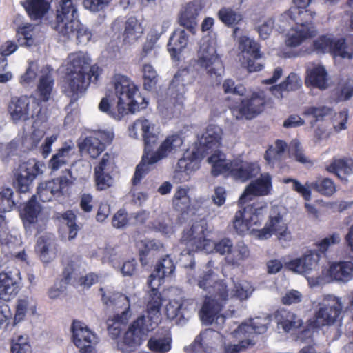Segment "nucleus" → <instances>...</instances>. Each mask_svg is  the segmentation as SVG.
Instances as JSON below:
<instances>
[{"label": "nucleus", "instance_id": "obj_1", "mask_svg": "<svg viewBox=\"0 0 353 353\" xmlns=\"http://www.w3.org/2000/svg\"><path fill=\"white\" fill-rule=\"evenodd\" d=\"M130 137L139 139V132L142 137L145 150L141 163L137 166L132 183L137 185L145 174L149 170V166L152 165L170 154L175 153L182 145L183 141L179 135L168 137L159 145L158 149L153 152L152 148L156 145L159 134V128L153 121L143 117L137 119L128 128Z\"/></svg>", "mask_w": 353, "mask_h": 353}, {"label": "nucleus", "instance_id": "obj_2", "mask_svg": "<svg viewBox=\"0 0 353 353\" xmlns=\"http://www.w3.org/2000/svg\"><path fill=\"white\" fill-rule=\"evenodd\" d=\"M114 93L109 92L99 104L100 111L116 120L121 119L128 112L134 113L147 106L137 87L126 76L115 74L112 81Z\"/></svg>", "mask_w": 353, "mask_h": 353}, {"label": "nucleus", "instance_id": "obj_3", "mask_svg": "<svg viewBox=\"0 0 353 353\" xmlns=\"http://www.w3.org/2000/svg\"><path fill=\"white\" fill-rule=\"evenodd\" d=\"M222 135L221 128L214 124L209 125L205 132L199 139V145L195 150L187 152L178 161L174 179L182 183L190 179V174L199 169L201 160L206 154L219 150Z\"/></svg>", "mask_w": 353, "mask_h": 353}, {"label": "nucleus", "instance_id": "obj_4", "mask_svg": "<svg viewBox=\"0 0 353 353\" xmlns=\"http://www.w3.org/2000/svg\"><path fill=\"white\" fill-rule=\"evenodd\" d=\"M197 74L191 65L176 72L168 88V94L171 96L170 101L159 102L158 105L159 110L163 114L170 117L174 113L173 108L181 104L185 92V86L195 81Z\"/></svg>", "mask_w": 353, "mask_h": 353}, {"label": "nucleus", "instance_id": "obj_5", "mask_svg": "<svg viewBox=\"0 0 353 353\" xmlns=\"http://www.w3.org/2000/svg\"><path fill=\"white\" fill-rule=\"evenodd\" d=\"M314 326L320 327L333 325L342 319L343 301L334 295H325L314 301Z\"/></svg>", "mask_w": 353, "mask_h": 353}, {"label": "nucleus", "instance_id": "obj_6", "mask_svg": "<svg viewBox=\"0 0 353 353\" xmlns=\"http://www.w3.org/2000/svg\"><path fill=\"white\" fill-rule=\"evenodd\" d=\"M193 62L194 66L205 70L211 77L221 76L223 71L222 61L216 53L215 41L208 37L200 40L196 59Z\"/></svg>", "mask_w": 353, "mask_h": 353}, {"label": "nucleus", "instance_id": "obj_7", "mask_svg": "<svg viewBox=\"0 0 353 353\" xmlns=\"http://www.w3.org/2000/svg\"><path fill=\"white\" fill-rule=\"evenodd\" d=\"M139 317L130 325L121 340L117 342V347L122 352L136 350L146 339L148 333L155 328V322Z\"/></svg>", "mask_w": 353, "mask_h": 353}, {"label": "nucleus", "instance_id": "obj_8", "mask_svg": "<svg viewBox=\"0 0 353 353\" xmlns=\"http://www.w3.org/2000/svg\"><path fill=\"white\" fill-rule=\"evenodd\" d=\"M8 112L14 123L26 121L30 118L43 119L42 108L38 99L33 96L14 97L8 105Z\"/></svg>", "mask_w": 353, "mask_h": 353}, {"label": "nucleus", "instance_id": "obj_9", "mask_svg": "<svg viewBox=\"0 0 353 353\" xmlns=\"http://www.w3.org/2000/svg\"><path fill=\"white\" fill-rule=\"evenodd\" d=\"M215 288L217 290L216 294L205 297L199 312L200 319L206 325L213 323L216 315L220 313L229 297L225 283H219Z\"/></svg>", "mask_w": 353, "mask_h": 353}, {"label": "nucleus", "instance_id": "obj_10", "mask_svg": "<svg viewBox=\"0 0 353 353\" xmlns=\"http://www.w3.org/2000/svg\"><path fill=\"white\" fill-rule=\"evenodd\" d=\"M75 177L66 169L58 178L41 183L37 187V196L43 202L58 200L63 196V190L73 182Z\"/></svg>", "mask_w": 353, "mask_h": 353}, {"label": "nucleus", "instance_id": "obj_11", "mask_svg": "<svg viewBox=\"0 0 353 353\" xmlns=\"http://www.w3.org/2000/svg\"><path fill=\"white\" fill-rule=\"evenodd\" d=\"M209 232L205 220H200L194 223L192 227L185 230L181 238V243L188 249V253L190 252L203 250L205 252L207 245L211 240L208 239Z\"/></svg>", "mask_w": 353, "mask_h": 353}, {"label": "nucleus", "instance_id": "obj_12", "mask_svg": "<svg viewBox=\"0 0 353 353\" xmlns=\"http://www.w3.org/2000/svg\"><path fill=\"white\" fill-rule=\"evenodd\" d=\"M273 234L277 236L278 240L284 247L292 239V236L288 230L287 225L283 216L278 212V208H272L269 222L266 223L262 230L259 231L258 236L260 239H267Z\"/></svg>", "mask_w": 353, "mask_h": 353}, {"label": "nucleus", "instance_id": "obj_13", "mask_svg": "<svg viewBox=\"0 0 353 353\" xmlns=\"http://www.w3.org/2000/svg\"><path fill=\"white\" fill-rule=\"evenodd\" d=\"M42 165L35 160H29L19 165L14 172V185L21 193L29 192L32 181L40 173H42Z\"/></svg>", "mask_w": 353, "mask_h": 353}, {"label": "nucleus", "instance_id": "obj_14", "mask_svg": "<svg viewBox=\"0 0 353 353\" xmlns=\"http://www.w3.org/2000/svg\"><path fill=\"white\" fill-rule=\"evenodd\" d=\"M90 57L83 52L70 54L68 57L65 72L77 73L90 77V81L96 83L99 75V68L90 65Z\"/></svg>", "mask_w": 353, "mask_h": 353}, {"label": "nucleus", "instance_id": "obj_15", "mask_svg": "<svg viewBox=\"0 0 353 353\" xmlns=\"http://www.w3.org/2000/svg\"><path fill=\"white\" fill-rule=\"evenodd\" d=\"M265 103L263 93H253L250 97L243 99L237 105L230 107L236 119H252L263 110Z\"/></svg>", "mask_w": 353, "mask_h": 353}, {"label": "nucleus", "instance_id": "obj_16", "mask_svg": "<svg viewBox=\"0 0 353 353\" xmlns=\"http://www.w3.org/2000/svg\"><path fill=\"white\" fill-rule=\"evenodd\" d=\"M71 331L73 342L81 353H96L97 337L83 323L74 321Z\"/></svg>", "mask_w": 353, "mask_h": 353}, {"label": "nucleus", "instance_id": "obj_17", "mask_svg": "<svg viewBox=\"0 0 353 353\" xmlns=\"http://www.w3.org/2000/svg\"><path fill=\"white\" fill-rule=\"evenodd\" d=\"M314 48L318 53L330 52L335 57L351 59L353 56V50L347 46L344 39L322 36L314 41Z\"/></svg>", "mask_w": 353, "mask_h": 353}, {"label": "nucleus", "instance_id": "obj_18", "mask_svg": "<svg viewBox=\"0 0 353 353\" xmlns=\"http://www.w3.org/2000/svg\"><path fill=\"white\" fill-rule=\"evenodd\" d=\"M90 82L87 76L65 72L63 90L70 99V103H74L83 95Z\"/></svg>", "mask_w": 353, "mask_h": 353}, {"label": "nucleus", "instance_id": "obj_19", "mask_svg": "<svg viewBox=\"0 0 353 353\" xmlns=\"http://www.w3.org/2000/svg\"><path fill=\"white\" fill-rule=\"evenodd\" d=\"M272 189V176L269 173L264 172L246 186L239 199V203L243 205L250 201L252 196H267L270 194Z\"/></svg>", "mask_w": 353, "mask_h": 353}, {"label": "nucleus", "instance_id": "obj_20", "mask_svg": "<svg viewBox=\"0 0 353 353\" xmlns=\"http://www.w3.org/2000/svg\"><path fill=\"white\" fill-rule=\"evenodd\" d=\"M114 31H123V40L125 43L132 44L136 42L143 34V28L137 18L131 17L125 21L123 19H117L112 25Z\"/></svg>", "mask_w": 353, "mask_h": 353}, {"label": "nucleus", "instance_id": "obj_21", "mask_svg": "<svg viewBox=\"0 0 353 353\" xmlns=\"http://www.w3.org/2000/svg\"><path fill=\"white\" fill-rule=\"evenodd\" d=\"M35 198L36 195H33L25 207L23 225L26 231L38 234L45 228L46 221L39 216L41 206Z\"/></svg>", "mask_w": 353, "mask_h": 353}, {"label": "nucleus", "instance_id": "obj_22", "mask_svg": "<svg viewBox=\"0 0 353 353\" xmlns=\"http://www.w3.org/2000/svg\"><path fill=\"white\" fill-rule=\"evenodd\" d=\"M321 256L316 251H307L301 257L286 263L290 270L303 275L312 273L317 270Z\"/></svg>", "mask_w": 353, "mask_h": 353}, {"label": "nucleus", "instance_id": "obj_23", "mask_svg": "<svg viewBox=\"0 0 353 353\" xmlns=\"http://www.w3.org/2000/svg\"><path fill=\"white\" fill-rule=\"evenodd\" d=\"M261 172L257 162H248L240 159L232 161L230 177L236 181L245 183L255 178Z\"/></svg>", "mask_w": 353, "mask_h": 353}, {"label": "nucleus", "instance_id": "obj_24", "mask_svg": "<svg viewBox=\"0 0 353 353\" xmlns=\"http://www.w3.org/2000/svg\"><path fill=\"white\" fill-rule=\"evenodd\" d=\"M148 286L150 288L149 292V300L147 305V315L141 316L151 321L150 323L155 322V327L160 320V310L162 305L163 299L161 293L158 290L160 286L159 283H154L152 280L148 281Z\"/></svg>", "mask_w": 353, "mask_h": 353}, {"label": "nucleus", "instance_id": "obj_25", "mask_svg": "<svg viewBox=\"0 0 353 353\" xmlns=\"http://www.w3.org/2000/svg\"><path fill=\"white\" fill-rule=\"evenodd\" d=\"M19 272L17 270L0 273V299L8 301L19 291Z\"/></svg>", "mask_w": 353, "mask_h": 353}, {"label": "nucleus", "instance_id": "obj_26", "mask_svg": "<svg viewBox=\"0 0 353 353\" xmlns=\"http://www.w3.org/2000/svg\"><path fill=\"white\" fill-rule=\"evenodd\" d=\"M271 322L269 316L265 317H256L250 320V323H242L233 332L236 338L245 337L250 339L252 334H263L266 332L268 325Z\"/></svg>", "mask_w": 353, "mask_h": 353}, {"label": "nucleus", "instance_id": "obj_27", "mask_svg": "<svg viewBox=\"0 0 353 353\" xmlns=\"http://www.w3.org/2000/svg\"><path fill=\"white\" fill-rule=\"evenodd\" d=\"M323 275H328L330 280L347 282L353 279V263L339 261L330 264L329 268L323 270Z\"/></svg>", "mask_w": 353, "mask_h": 353}, {"label": "nucleus", "instance_id": "obj_28", "mask_svg": "<svg viewBox=\"0 0 353 353\" xmlns=\"http://www.w3.org/2000/svg\"><path fill=\"white\" fill-rule=\"evenodd\" d=\"M76 152L74 144L72 142L65 143L48 162V168L52 172H56L62 167L68 165Z\"/></svg>", "mask_w": 353, "mask_h": 353}, {"label": "nucleus", "instance_id": "obj_29", "mask_svg": "<svg viewBox=\"0 0 353 353\" xmlns=\"http://www.w3.org/2000/svg\"><path fill=\"white\" fill-rule=\"evenodd\" d=\"M201 10V8L197 3H187L181 10L179 17L180 26L194 34L198 26V17Z\"/></svg>", "mask_w": 353, "mask_h": 353}, {"label": "nucleus", "instance_id": "obj_30", "mask_svg": "<svg viewBox=\"0 0 353 353\" xmlns=\"http://www.w3.org/2000/svg\"><path fill=\"white\" fill-rule=\"evenodd\" d=\"M105 137L106 133L101 131L87 137L79 144L81 151L88 153L92 159L97 158L105 150V146L103 141Z\"/></svg>", "mask_w": 353, "mask_h": 353}, {"label": "nucleus", "instance_id": "obj_31", "mask_svg": "<svg viewBox=\"0 0 353 353\" xmlns=\"http://www.w3.org/2000/svg\"><path fill=\"white\" fill-rule=\"evenodd\" d=\"M101 291L102 293V301L105 305H106L108 307L112 308V310H119L122 309V311H128L131 312L130 307L132 299L135 301L134 297L130 298L128 297L121 293L119 292H112L110 291L103 292V290L101 288ZM119 312V310L115 311L116 314Z\"/></svg>", "mask_w": 353, "mask_h": 353}, {"label": "nucleus", "instance_id": "obj_32", "mask_svg": "<svg viewBox=\"0 0 353 353\" xmlns=\"http://www.w3.org/2000/svg\"><path fill=\"white\" fill-rule=\"evenodd\" d=\"M314 26H305L304 25L295 26L287 34L285 43L288 46L296 47L305 40L315 35Z\"/></svg>", "mask_w": 353, "mask_h": 353}, {"label": "nucleus", "instance_id": "obj_33", "mask_svg": "<svg viewBox=\"0 0 353 353\" xmlns=\"http://www.w3.org/2000/svg\"><path fill=\"white\" fill-rule=\"evenodd\" d=\"M315 15L314 12L305 8L296 7H291L287 12L282 14L280 17L281 21H286L289 23V20L295 21L296 26L304 25L305 26H314L312 20Z\"/></svg>", "mask_w": 353, "mask_h": 353}, {"label": "nucleus", "instance_id": "obj_34", "mask_svg": "<svg viewBox=\"0 0 353 353\" xmlns=\"http://www.w3.org/2000/svg\"><path fill=\"white\" fill-rule=\"evenodd\" d=\"M188 43V35L184 30H176L170 37L168 50L172 59L179 61L180 54Z\"/></svg>", "mask_w": 353, "mask_h": 353}, {"label": "nucleus", "instance_id": "obj_35", "mask_svg": "<svg viewBox=\"0 0 353 353\" xmlns=\"http://www.w3.org/2000/svg\"><path fill=\"white\" fill-rule=\"evenodd\" d=\"M328 74L325 68L321 65H315L307 70L305 83L321 90L328 86Z\"/></svg>", "mask_w": 353, "mask_h": 353}, {"label": "nucleus", "instance_id": "obj_36", "mask_svg": "<svg viewBox=\"0 0 353 353\" xmlns=\"http://www.w3.org/2000/svg\"><path fill=\"white\" fill-rule=\"evenodd\" d=\"M212 153L213 154L208 159V163L212 165V174L214 176L227 174L230 176L232 161L227 160L225 154L219 150Z\"/></svg>", "mask_w": 353, "mask_h": 353}, {"label": "nucleus", "instance_id": "obj_37", "mask_svg": "<svg viewBox=\"0 0 353 353\" xmlns=\"http://www.w3.org/2000/svg\"><path fill=\"white\" fill-rule=\"evenodd\" d=\"M175 270V265L169 255H166L157 263L155 270L150 274L148 280L159 283L161 285L165 277L172 275Z\"/></svg>", "mask_w": 353, "mask_h": 353}, {"label": "nucleus", "instance_id": "obj_38", "mask_svg": "<svg viewBox=\"0 0 353 353\" xmlns=\"http://www.w3.org/2000/svg\"><path fill=\"white\" fill-rule=\"evenodd\" d=\"M274 319L279 326L288 332L301 325V319L293 312L284 309L278 310L274 314Z\"/></svg>", "mask_w": 353, "mask_h": 353}, {"label": "nucleus", "instance_id": "obj_39", "mask_svg": "<svg viewBox=\"0 0 353 353\" xmlns=\"http://www.w3.org/2000/svg\"><path fill=\"white\" fill-rule=\"evenodd\" d=\"M54 78L51 71L48 68L41 71V75L39 78V83L37 87V91L39 95V99L42 101H48L51 96L53 86Z\"/></svg>", "mask_w": 353, "mask_h": 353}, {"label": "nucleus", "instance_id": "obj_40", "mask_svg": "<svg viewBox=\"0 0 353 353\" xmlns=\"http://www.w3.org/2000/svg\"><path fill=\"white\" fill-rule=\"evenodd\" d=\"M23 6L31 19H41L50 8L49 0H26Z\"/></svg>", "mask_w": 353, "mask_h": 353}, {"label": "nucleus", "instance_id": "obj_41", "mask_svg": "<svg viewBox=\"0 0 353 353\" xmlns=\"http://www.w3.org/2000/svg\"><path fill=\"white\" fill-rule=\"evenodd\" d=\"M165 312L168 319H176V322H186L190 317L191 312L185 307V303L178 301H170L165 307Z\"/></svg>", "mask_w": 353, "mask_h": 353}, {"label": "nucleus", "instance_id": "obj_42", "mask_svg": "<svg viewBox=\"0 0 353 353\" xmlns=\"http://www.w3.org/2000/svg\"><path fill=\"white\" fill-rule=\"evenodd\" d=\"M79 0H61L57 10V20L79 18L77 5Z\"/></svg>", "mask_w": 353, "mask_h": 353}, {"label": "nucleus", "instance_id": "obj_43", "mask_svg": "<svg viewBox=\"0 0 353 353\" xmlns=\"http://www.w3.org/2000/svg\"><path fill=\"white\" fill-rule=\"evenodd\" d=\"M326 170L336 174L339 178L343 180L346 175H350L353 172V163L349 159H334L327 166Z\"/></svg>", "mask_w": 353, "mask_h": 353}, {"label": "nucleus", "instance_id": "obj_44", "mask_svg": "<svg viewBox=\"0 0 353 353\" xmlns=\"http://www.w3.org/2000/svg\"><path fill=\"white\" fill-rule=\"evenodd\" d=\"M80 26L79 18L69 20H57L55 29L61 37L64 38L63 41L74 39L77 28Z\"/></svg>", "mask_w": 353, "mask_h": 353}, {"label": "nucleus", "instance_id": "obj_45", "mask_svg": "<svg viewBox=\"0 0 353 353\" xmlns=\"http://www.w3.org/2000/svg\"><path fill=\"white\" fill-rule=\"evenodd\" d=\"M250 256V250L243 241H239L235 246H232V250L228 256H225V261L228 264L239 266L243 261Z\"/></svg>", "mask_w": 353, "mask_h": 353}, {"label": "nucleus", "instance_id": "obj_46", "mask_svg": "<svg viewBox=\"0 0 353 353\" xmlns=\"http://www.w3.org/2000/svg\"><path fill=\"white\" fill-rule=\"evenodd\" d=\"M132 312L127 311H121L114 314L112 319H108L107 321L108 331L112 339L117 338L122 330V323L128 321L131 316Z\"/></svg>", "mask_w": 353, "mask_h": 353}, {"label": "nucleus", "instance_id": "obj_47", "mask_svg": "<svg viewBox=\"0 0 353 353\" xmlns=\"http://www.w3.org/2000/svg\"><path fill=\"white\" fill-rule=\"evenodd\" d=\"M301 85V81L299 77L294 73H290L285 81L279 85L272 87L270 90L276 97L282 98L283 91L295 90Z\"/></svg>", "mask_w": 353, "mask_h": 353}, {"label": "nucleus", "instance_id": "obj_48", "mask_svg": "<svg viewBox=\"0 0 353 353\" xmlns=\"http://www.w3.org/2000/svg\"><path fill=\"white\" fill-rule=\"evenodd\" d=\"M52 245L53 241L50 237L41 236L38 239L35 250L43 263H48L54 257Z\"/></svg>", "mask_w": 353, "mask_h": 353}, {"label": "nucleus", "instance_id": "obj_49", "mask_svg": "<svg viewBox=\"0 0 353 353\" xmlns=\"http://www.w3.org/2000/svg\"><path fill=\"white\" fill-rule=\"evenodd\" d=\"M239 50L243 54L245 59L247 57H252L254 59H259L261 57L259 44L253 39L243 36L239 39Z\"/></svg>", "mask_w": 353, "mask_h": 353}, {"label": "nucleus", "instance_id": "obj_50", "mask_svg": "<svg viewBox=\"0 0 353 353\" xmlns=\"http://www.w3.org/2000/svg\"><path fill=\"white\" fill-rule=\"evenodd\" d=\"M35 302L31 297L24 296L17 301L16 313L14 316V324L22 321L28 310L32 313L35 312Z\"/></svg>", "mask_w": 353, "mask_h": 353}, {"label": "nucleus", "instance_id": "obj_51", "mask_svg": "<svg viewBox=\"0 0 353 353\" xmlns=\"http://www.w3.org/2000/svg\"><path fill=\"white\" fill-rule=\"evenodd\" d=\"M219 283H225L223 281H218L216 274L209 270L201 275L198 279V286L203 290L208 291L209 293L216 294L217 290L215 285Z\"/></svg>", "mask_w": 353, "mask_h": 353}, {"label": "nucleus", "instance_id": "obj_52", "mask_svg": "<svg viewBox=\"0 0 353 353\" xmlns=\"http://www.w3.org/2000/svg\"><path fill=\"white\" fill-rule=\"evenodd\" d=\"M233 288L230 292L231 298H236L240 301L248 299L252 294L254 288L252 284L245 280L234 282L233 281Z\"/></svg>", "mask_w": 353, "mask_h": 353}, {"label": "nucleus", "instance_id": "obj_53", "mask_svg": "<svg viewBox=\"0 0 353 353\" xmlns=\"http://www.w3.org/2000/svg\"><path fill=\"white\" fill-rule=\"evenodd\" d=\"M247 216L248 213L245 210L242 211L241 210H238L234 216L233 227L236 232L239 235H244L250 230L254 217L257 216L255 214H253V216H249L251 221H248Z\"/></svg>", "mask_w": 353, "mask_h": 353}, {"label": "nucleus", "instance_id": "obj_54", "mask_svg": "<svg viewBox=\"0 0 353 353\" xmlns=\"http://www.w3.org/2000/svg\"><path fill=\"white\" fill-rule=\"evenodd\" d=\"M191 200L188 195V189L178 188L174 194L172 203L174 208L180 212L186 211L190 205Z\"/></svg>", "mask_w": 353, "mask_h": 353}, {"label": "nucleus", "instance_id": "obj_55", "mask_svg": "<svg viewBox=\"0 0 353 353\" xmlns=\"http://www.w3.org/2000/svg\"><path fill=\"white\" fill-rule=\"evenodd\" d=\"M34 28L31 24H26L19 28L17 37L20 46L30 47L35 45Z\"/></svg>", "mask_w": 353, "mask_h": 353}, {"label": "nucleus", "instance_id": "obj_56", "mask_svg": "<svg viewBox=\"0 0 353 353\" xmlns=\"http://www.w3.org/2000/svg\"><path fill=\"white\" fill-rule=\"evenodd\" d=\"M287 148L285 142L281 140H277L274 145H271L266 151L264 158L269 164H274L279 161Z\"/></svg>", "mask_w": 353, "mask_h": 353}, {"label": "nucleus", "instance_id": "obj_57", "mask_svg": "<svg viewBox=\"0 0 353 353\" xmlns=\"http://www.w3.org/2000/svg\"><path fill=\"white\" fill-rule=\"evenodd\" d=\"M218 17L220 21L227 26H232L240 22L243 17L239 12L231 8L223 7L218 12Z\"/></svg>", "mask_w": 353, "mask_h": 353}, {"label": "nucleus", "instance_id": "obj_58", "mask_svg": "<svg viewBox=\"0 0 353 353\" xmlns=\"http://www.w3.org/2000/svg\"><path fill=\"white\" fill-rule=\"evenodd\" d=\"M209 243L205 248V252H211L215 250L216 252L221 255L228 256L232 250L233 243L228 238H223L216 243L210 241Z\"/></svg>", "mask_w": 353, "mask_h": 353}, {"label": "nucleus", "instance_id": "obj_59", "mask_svg": "<svg viewBox=\"0 0 353 353\" xmlns=\"http://www.w3.org/2000/svg\"><path fill=\"white\" fill-rule=\"evenodd\" d=\"M332 109L327 105H319L317 106L306 107L303 114L305 117H312L314 119V121H322L327 116L332 114Z\"/></svg>", "mask_w": 353, "mask_h": 353}, {"label": "nucleus", "instance_id": "obj_60", "mask_svg": "<svg viewBox=\"0 0 353 353\" xmlns=\"http://www.w3.org/2000/svg\"><path fill=\"white\" fill-rule=\"evenodd\" d=\"M148 347L152 351L165 353L171 349V339L168 336L151 337L148 342Z\"/></svg>", "mask_w": 353, "mask_h": 353}, {"label": "nucleus", "instance_id": "obj_61", "mask_svg": "<svg viewBox=\"0 0 353 353\" xmlns=\"http://www.w3.org/2000/svg\"><path fill=\"white\" fill-rule=\"evenodd\" d=\"M310 188L325 196H330L336 191L334 182L329 178H319L311 183Z\"/></svg>", "mask_w": 353, "mask_h": 353}, {"label": "nucleus", "instance_id": "obj_62", "mask_svg": "<svg viewBox=\"0 0 353 353\" xmlns=\"http://www.w3.org/2000/svg\"><path fill=\"white\" fill-rule=\"evenodd\" d=\"M152 228L165 235L171 234L173 232L172 221L165 212L162 213L152 223Z\"/></svg>", "mask_w": 353, "mask_h": 353}, {"label": "nucleus", "instance_id": "obj_63", "mask_svg": "<svg viewBox=\"0 0 353 353\" xmlns=\"http://www.w3.org/2000/svg\"><path fill=\"white\" fill-rule=\"evenodd\" d=\"M143 86L146 90H152L156 85L158 75L153 66L149 63L143 65Z\"/></svg>", "mask_w": 353, "mask_h": 353}, {"label": "nucleus", "instance_id": "obj_64", "mask_svg": "<svg viewBox=\"0 0 353 353\" xmlns=\"http://www.w3.org/2000/svg\"><path fill=\"white\" fill-rule=\"evenodd\" d=\"M12 353H30L31 347L27 335H19L12 341Z\"/></svg>", "mask_w": 353, "mask_h": 353}]
</instances>
